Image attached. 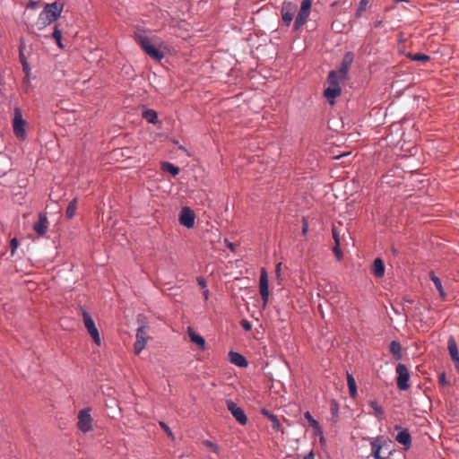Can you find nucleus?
I'll list each match as a JSON object with an SVG mask.
<instances>
[{
    "label": "nucleus",
    "instance_id": "nucleus-1",
    "mask_svg": "<svg viewBox=\"0 0 459 459\" xmlns=\"http://www.w3.org/2000/svg\"><path fill=\"white\" fill-rule=\"evenodd\" d=\"M64 6V3L59 1L47 4L43 11L39 15L37 22L38 28L43 29L56 22L61 16Z\"/></svg>",
    "mask_w": 459,
    "mask_h": 459
},
{
    "label": "nucleus",
    "instance_id": "nucleus-2",
    "mask_svg": "<svg viewBox=\"0 0 459 459\" xmlns=\"http://www.w3.org/2000/svg\"><path fill=\"white\" fill-rule=\"evenodd\" d=\"M135 41L141 46L145 53L156 61H160L164 57V54L156 48L152 44V39L144 34V32L134 33Z\"/></svg>",
    "mask_w": 459,
    "mask_h": 459
},
{
    "label": "nucleus",
    "instance_id": "nucleus-3",
    "mask_svg": "<svg viewBox=\"0 0 459 459\" xmlns=\"http://www.w3.org/2000/svg\"><path fill=\"white\" fill-rule=\"evenodd\" d=\"M81 311L85 328L87 329L89 334L92 338L94 343L100 346L101 344L100 335L98 328L96 327L94 320L92 319L91 316L88 313L86 309L81 307Z\"/></svg>",
    "mask_w": 459,
    "mask_h": 459
},
{
    "label": "nucleus",
    "instance_id": "nucleus-4",
    "mask_svg": "<svg viewBox=\"0 0 459 459\" xmlns=\"http://www.w3.org/2000/svg\"><path fill=\"white\" fill-rule=\"evenodd\" d=\"M13 128L15 136L19 139H25L26 137V130L25 125L26 122L22 117V109L18 107L13 108Z\"/></svg>",
    "mask_w": 459,
    "mask_h": 459
},
{
    "label": "nucleus",
    "instance_id": "nucleus-5",
    "mask_svg": "<svg viewBox=\"0 0 459 459\" xmlns=\"http://www.w3.org/2000/svg\"><path fill=\"white\" fill-rule=\"evenodd\" d=\"M311 6L312 0H302L300 9L294 21L293 29L295 30H299L307 22V17L310 13Z\"/></svg>",
    "mask_w": 459,
    "mask_h": 459
},
{
    "label": "nucleus",
    "instance_id": "nucleus-6",
    "mask_svg": "<svg viewBox=\"0 0 459 459\" xmlns=\"http://www.w3.org/2000/svg\"><path fill=\"white\" fill-rule=\"evenodd\" d=\"M91 408H84L78 413L77 428L83 433H87L92 429V418L91 415Z\"/></svg>",
    "mask_w": 459,
    "mask_h": 459
},
{
    "label": "nucleus",
    "instance_id": "nucleus-7",
    "mask_svg": "<svg viewBox=\"0 0 459 459\" xmlns=\"http://www.w3.org/2000/svg\"><path fill=\"white\" fill-rule=\"evenodd\" d=\"M397 378L396 384L397 387L402 390H407L409 388V381H410V372L408 368L402 363H399L395 368Z\"/></svg>",
    "mask_w": 459,
    "mask_h": 459
},
{
    "label": "nucleus",
    "instance_id": "nucleus-8",
    "mask_svg": "<svg viewBox=\"0 0 459 459\" xmlns=\"http://www.w3.org/2000/svg\"><path fill=\"white\" fill-rule=\"evenodd\" d=\"M297 4L290 2V1H284L282 3L281 8V19L283 22V24L286 27H289L293 20V17L297 12Z\"/></svg>",
    "mask_w": 459,
    "mask_h": 459
},
{
    "label": "nucleus",
    "instance_id": "nucleus-9",
    "mask_svg": "<svg viewBox=\"0 0 459 459\" xmlns=\"http://www.w3.org/2000/svg\"><path fill=\"white\" fill-rule=\"evenodd\" d=\"M226 405L228 411L231 413L234 419L242 426H245L247 423V417L244 411V410L239 407L235 402L232 400H227Z\"/></svg>",
    "mask_w": 459,
    "mask_h": 459
},
{
    "label": "nucleus",
    "instance_id": "nucleus-10",
    "mask_svg": "<svg viewBox=\"0 0 459 459\" xmlns=\"http://www.w3.org/2000/svg\"><path fill=\"white\" fill-rule=\"evenodd\" d=\"M394 429L398 431L395 436V441L401 444L405 451L409 450L411 446V436L407 429L395 425Z\"/></svg>",
    "mask_w": 459,
    "mask_h": 459
},
{
    "label": "nucleus",
    "instance_id": "nucleus-11",
    "mask_svg": "<svg viewBox=\"0 0 459 459\" xmlns=\"http://www.w3.org/2000/svg\"><path fill=\"white\" fill-rule=\"evenodd\" d=\"M178 220L182 226L186 227V229H191L195 226V214L191 208L185 206L179 212Z\"/></svg>",
    "mask_w": 459,
    "mask_h": 459
},
{
    "label": "nucleus",
    "instance_id": "nucleus-12",
    "mask_svg": "<svg viewBox=\"0 0 459 459\" xmlns=\"http://www.w3.org/2000/svg\"><path fill=\"white\" fill-rule=\"evenodd\" d=\"M259 291L260 295L265 306L269 300V283H268V274L265 268L261 269L260 279H259Z\"/></svg>",
    "mask_w": 459,
    "mask_h": 459
},
{
    "label": "nucleus",
    "instance_id": "nucleus-13",
    "mask_svg": "<svg viewBox=\"0 0 459 459\" xmlns=\"http://www.w3.org/2000/svg\"><path fill=\"white\" fill-rule=\"evenodd\" d=\"M148 340L147 329L145 325H142L137 329L136 341L134 345L135 354H140L145 348Z\"/></svg>",
    "mask_w": 459,
    "mask_h": 459
},
{
    "label": "nucleus",
    "instance_id": "nucleus-14",
    "mask_svg": "<svg viewBox=\"0 0 459 459\" xmlns=\"http://www.w3.org/2000/svg\"><path fill=\"white\" fill-rule=\"evenodd\" d=\"M353 60L354 54L351 51L346 52L340 64L339 68L337 69L341 75L347 77L349 70L353 63Z\"/></svg>",
    "mask_w": 459,
    "mask_h": 459
},
{
    "label": "nucleus",
    "instance_id": "nucleus-15",
    "mask_svg": "<svg viewBox=\"0 0 459 459\" xmlns=\"http://www.w3.org/2000/svg\"><path fill=\"white\" fill-rule=\"evenodd\" d=\"M447 349L451 357V359L455 363L456 370L459 372V351L454 337H450L447 341Z\"/></svg>",
    "mask_w": 459,
    "mask_h": 459
},
{
    "label": "nucleus",
    "instance_id": "nucleus-16",
    "mask_svg": "<svg viewBox=\"0 0 459 459\" xmlns=\"http://www.w3.org/2000/svg\"><path fill=\"white\" fill-rule=\"evenodd\" d=\"M48 217L45 213L41 212L39 214L38 221L35 222L33 225V230H35V232L38 235L44 236L48 231Z\"/></svg>",
    "mask_w": 459,
    "mask_h": 459
},
{
    "label": "nucleus",
    "instance_id": "nucleus-17",
    "mask_svg": "<svg viewBox=\"0 0 459 459\" xmlns=\"http://www.w3.org/2000/svg\"><path fill=\"white\" fill-rule=\"evenodd\" d=\"M229 359L231 364L239 368H247L248 366V361L246 357L237 351H230Z\"/></svg>",
    "mask_w": 459,
    "mask_h": 459
},
{
    "label": "nucleus",
    "instance_id": "nucleus-18",
    "mask_svg": "<svg viewBox=\"0 0 459 459\" xmlns=\"http://www.w3.org/2000/svg\"><path fill=\"white\" fill-rule=\"evenodd\" d=\"M187 333H188V336L190 338V341L192 342H195V344L198 345V347L202 350V351H205L206 349V342H205V339L201 336L200 334H197L194 329L190 326H188L187 328Z\"/></svg>",
    "mask_w": 459,
    "mask_h": 459
},
{
    "label": "nucleus",
    "instance_id": "nucleus-19",
    "mask_svg": "<svg viewBox=\"0 0 459 459\" xmlns=\"http://www.w3.org/2000/svg\"><path fill=\"white\" fill-rule=\"evenodd\" d=\"M342 93L341 87L329 86L325 90L324 95L330 104L334 103V100Z\"/></svg>",
    "mask_w": 459,
    "mask_h": 459
},
{
    "label": "nucleus",
    "instance_id": "nucleus-20",
    "mask_svg": "<svg viewBox=\"0 0 459 459\" xmlns=\"http://www.w3.org/2000/svg\"><path fill=\"white\" fill-rule=\"evenodd\" d=\"M346 76L341 75L337 70H332L329 72L327 81L330 86L340 87V82L346 80Z\"/></svg>",
    "mask_w": 459,
    "mask_h": 459
},
{
    "label": "nucleus",
    "instance_id": "nucleus-21",
    "mask_svg": "<svg viewBox=\"0 0 459 459\" xmlns=\"http://www.w3.org/2000/svg\"><path fill=\"white\" fill-rule=\"evenodd\" d=\"M261 413L264 416H266L271 420V423H272L271 426L273 430H275V431L281 430V424L276 415H274L273 413H272L270 411H268L265 408H263L261 410Z\"/></svg>",
    "mask_w": 459,
    "mask_h": 459
},
{
    "label": "nucleus",
    "instance_id": "nucleus-22",
    "mask_svg": "<svg viewBox=\"0 0 459 459\" xmlns=\"http://www.w3.org/2000/svg\"><path fill=\"white\" fill-rule=\"evenodd\" d=\"M142 117L150 124L155 125L159 122L158 113L152 108H144L143 110Z\"/></svg>",
    "mask_w": 459,
    "mask_h": 459
},
{
    "label": "nucleus",
    "instance_id": "nucleus-23",
    "mask_svg": "<svg viewBox=\"0 0 459 459\" xmlns=\"http://www.w3.org/2000/svg\"><path fill=\"white\" fill-rule=\"evenodd\" d=\"M372 273L377 278H380V277L384 276V274H385V264H384V261L381 258L377 257V258H376L374 260Z\"/></svg>",
    "mask_w": 459,
    "mask_h": 459
},
{
    "label": "nucleus",
    "instance_id": "nucleus-24",
    "mask_svg": "<svg viewBox=\"0 0 459 459\" xmlns=\"http://www.w3.org/2000/svg\"><path fill=\"white\" fill-rule=\"evenodd\" d=\"M402 346L401 343L397 341H392L389 345V351L393 354L395 359H400L402 358L401 353Z\"/></svg>",
    "mask_w": 459,
    "mask_h": 459
},
{
    "label": "nucleus",
    "instance_id": "nucleus-25",
    "mask_svg": "<svg viewBox=\"0 0 459 459\" xmlns=\"http://www.w3.org/2000/svg\"><path fill=\"white\" fill-rule=\"evenodd\" d=\"M347 385L351 397L354 398L357 395V385L355 378L351 374L347 373Z\"/></svg>",
    "mask_w": 459,
    "mask_h": 459
},
{
    "label": "nucleus",
    "instance_id": "nucleus-26",
    "mask_svg": "<svg viewBox=\"0 0 459 459\" xmlns=\"http://www.w3.org/2000/svg\"><path fill=\"white\" fill-rule=\"evenodd\" d=\"M430 280L432 281V282L434 283L436 289L439 292V295L443 299H445L446 293H445V290L443 289L441 280L437 276H436L434 273H430Z\"/></svg>",
    "mask_w": 459,
    "mask_h": 459
},
{
    "label": "nucleus",
    "instance_id": "nucleus-27",
    "mask_svg": "<svg viewBox=\"0 0 459 459\" xmlns=\"http://www.w3.org/2000/svg\"><path fill=\"white\" fill-rule=\"evenodd\" d=\"M370 446H371V451H372L373 457L375 459H379L381 457L380 452L382 449V446L379 443L378 439H373L370 442Z\"/></svg>",
    "mask_w": 459,
    "mask_h": 459
},
{
    "label": "nucleus",
    "instance_id": "nucleus-28",
    "mask_svg": "<svg viewBox=\"0 0 459 459\" xmlns=\"http://www.w3.org/2000/svg\"><path fill=\"white\" fill-rule=\"evenodd\" d=\"M369 406L373 409L374 414L377 418H382L385 411L381 405L378 404V403L376 400H371L368 403Z\"/></svg>",
    "mask_w": 459,
    "mask_h": 459
},
{
    "label": "nucleus",
    "instance_id": "nucleus-29",
    "mask_svg": "<svg viewBox=\"0 0 459 459\" xmlns=\"http://www.w3.org/2000/svg\"><path fill=\"white\" fill-rule=\"evenodd\" d=\"M52 38L56 40V45L59 48L63 49L64 45L62 43V31L59 30V26L57 24L55 25Z\"/></svg>",
    "mask_w": 459,
    "mask_h": 459
},
{
    "label": "nucleus",
    "instance_id": "nucleus-30",
    "mask_svg": "<svg viewBox=\"0 0 459 459\" xmlns=\"http://www.w3.org/2000/svg\"><path fill=\"white\" fill-rule=\"evenodd\" d=\"M76 209H77V199L74 198L69 203V204L66 208V211H65L66 218L72 219L75 214Z\"/></svg>",
    "mask_w": 459,
    "mask_h": 459
},
{
    "label": "nucleus",
    "instance_id": "nucleus-31",
    "mask_svg": "<svg viewBox=\"0 0 459 459\" xmlns=\"http://www.w3.org/2000/svg\"><path fill=\"white\" fill-rule=\"evenodd\" d=\"M161 168L163 171L169 172L174 177L179 173V168L170 162H164Z\"/></svg>",
    "mask_w": 459,
    "mask_h": 459
},
{
    "label": "nucleus",
    "instance_id": "nucleus-32",
    "mask_svg": "<svg viewBox=\"0 0 459 459\" xmlns=\"http://www.w3.org/2000/svg\"><path fill=\"white\" fill-rule=\"evenodd\" d=\"M409 56L411 60L418 62H427L430 59L429 56L422 53L410 54Z\"/></svg>",
    "mask_w": 459,
    "mask_h": 459
},
{
    "label": "nucleus",
    "instance_id": "nucleus-33",
    "mask_svg": "<svg viewBox=\"0 0 459 459\" xmlns=\"http://www.w3.org/2000/svg\"><path fill=\"white\" fill-rule=\"evenodd\" d=\"M304 416L309 421L310 425L315 429H317V430L321 429L319 422L312 417V415L310 414L309 411L305 412Z\"/></svg>",
    "mask_w": 459,
    "mask_h": 459
},
{
    "label": "nucleus",
    "instance_id": "nucleus-34",
    "mask_svg": "<svg viewBox=\"0 0 459 459\" xmlns=\"http://www.w3.org/2000/svg\"><path fill=\"white\" fill-rule=\"evenodd\" d=\"M370 0H360L359 4V7L356 11V16L360 17L363 12L366 10Z\"/></svg>",
    "mask_w": 459,
    "mask_h": 459
},
{
    "label": "nucleus",
    "instance_id": "nucleus-35",
    "mask_svg": "<svg viewBox=\"0 0 459 459\" xmlns=\"http://www.w3.org/2000/svg\"><path fill=\"white\" fill-rule=\"evenodd\" d=\"M332 235L334 240V245L341 246L340 232L335 226L332 228Z\"/></svg>",
    "mask_w": 459,
    "mask_h": 459
},
{
    "label": "nucleus",
    "instance_id": "nucleus-36",
    "mask_svg": "<svg viewBox=\"0 0 459 459\" xmlns=\"http://www.w3.org/2000/svg\"><path fill=\"white\" fill-rule=\"evenodd\" d=\"M203 444H204L206 447H208V448L212 449V452H214V453H216V454H217V453H219L220 448H219V446H218L215 443H213V442H212V441H210V440H204V441L203 442Z\"/></svg>",
    "mask_w": 459,
    "mask_h": 459
},
{
    "label": "nucleus",
    "instance_id": "nucleus-37",
    "mask_svg": "<svg viewBox=\"0 0 459 459\" xmlns=\"http://www.w3.org/2000/svg\"><path fill=\"white\" fill-rule=\"evenodd\" d=\"M17 247H18V240L16 238H13L10 241V248H11L12 255H14Z\"/></svg>",
    "mask_w": 459,
    "mask_h": 459
},
{
    "label": "nucleus",
    "instance_id": "nucleus-38",
    "mask_svg": "<svg viewBox=\"0 0 459 459\" xmlns=\"http://www.w3.org/2000/svg\"><path fill=\"white\" fill-rule=\"evenodd\" d=\"M341 246H337V245H334V247H333V252L334 254V255L336 256L337 260H341L343 256V254L341 250Z\"/></svg>",
    "mask_w": 459,
    "mask_h": 459
},
{
    "label": "nucleus",
    "instance_id": "nucleus-39",
    "mask_svg": "<svg viewBox=\"0 0 459 459\" xmlns=\"http://www.w3.org/2000/svg\"><path fill=\"white\" fill-rule=\"evenodd\" d=\"M160 426L167 433L169 437H173V433L171 429L164 421H160Z\"/></svg>",
    "mask_w": 459,
    "mask_h": 459
},
{
    "label": "nucleus",
    "instance_id": "nucleus-40",
    "mask_svg": "<svg viewBox=\"0 0 459 459\" xmlns=\"http://www.w3.org/2000/svg\"><path fill=\"white\" fill-rule=\"evenodd\" d=\"M240 325L246 331H250L252 329L251 323L247 319H242Z\"/></svg>",
    "mask_w": 459,
    "mask_h": 459
},
{
    "label": "nucleus",
    "instance_id": "nucleus-41",
    "mask_svg": "<svg viewBox=\"0 0 459 459\" xmlns=\"http://www.w3.org/2000/svg\"><path fill=\"white\" fill-rule=\"evenodd\" d=\"M438 384L443 386L448 384V382L446 381V374L444 372L439 374L438 376Z\"/></svg>",
    "mask_w": 459,
    "mask_h": 459
},
{
    "label": "nucleus",
    "instance_id": "nucleus-42",
    "mask_svg": "<svg viewBox=\"0 0 459 459\" xmlns=\"http://www.w3.org/2000/svg\"><path fill=\"white\" fill-rule=\"evenodd\" d=\"M331 412L333 416L337 417L338 416V404L335 403V402H333L331 403Z\"/></svg>",
    "mask_w": 459,
    "mask_h": 459
},
{
    "label": "nucleus",
    "instance_id": "nucleus-43",
    "mask_svg": "<svg viewBox=\"0 0 459 459\" xmlns=\"http://www.w3.org/2000/svg\"><path fill=\"white\" fill-rule=\"evenodd\" d=\"M22 70L25 72V74H27V77L30 76V65L28 62H23V64H22Z\"/></svg>",
    "mask_w": 459,
    "mask_h": 459
},
{
    "label": "nucleus",
    "instance_id": "nucleus-44",
    "mask_svg": "<svg viewBox=\"0 0 459 459\" xmlns=\"http://www.w3.org/2000/svg\"><path fill=\"white\" fill-rule=\"evenodd\" d=\"M197 283L198 285L203 289H207V284H206V281L204 280V278L203 277H198L197 278Z\"/></svg>",
    "mask_w": 459,
    "mask_h": 459
},
{
    "label": "nucleus",
    "instance_id": "nucleus-45",
    "mask_svg": "<svg viewBox=\"0 0 459 459\" xmlns=\"http://www.w3.org/2000/svg\"><path fill=\"white\" fill-rule=\"evenodd\" d=\"M38 6H39V2H36V1H30L27 4V8H30V9H36V8H38Z\"/></svg>",
    "mask_w": 459,
    "mask_h": 459
},
{
    "label": "nucleus",
    "instance_id": "nucleus-46",
    "mask_svg": "<svg viewBox=\"0 0 459 459\" xmlns=\"http://www.w3.org/2000/svg\"><path fill=\"white\" fill-rule=\"evenodd\" d=\"M308 230V223L306 219H303L302 233L305 235Z\"/></svg>",
    "mask_w": 459,
    "mask_h": 459
},
{
    "label": "nucleus",
    "instance_id": "nucleus-47",
    "mask_svg": "<svg viewBox=\"0 0 459 459\" xmlns=\"http://www.w3.org/2000/svg\"><path fill=\"white\" fill-rule=\"evenodd\" d=\"M19 58H20V62L21 64H23V62H28L27 61V58L23 53V51L22 49H20V53H19Z\"/></svg>",
    "mask_w": 459,
    "mask_h": 459
},
{
    "label": "nucleus",
    "instance_id": "nucleus-48",
    "mask_svg": "<svg viewBox=\"0 0 459 459\" xmlns=\"http://www.w3.org/2000/svg\"><path fill=\"white\" fill-rule=\"evenodd\" d=\"M281 263H278L276 264V268H275V273L278 277H281Z\"/></svg>",
    "mask_w": 459,
    "mask_h": 459
},
{
    "label": "nucleus",
    "instance_id": "nucleus-49",
    "mask_svg": "<svg viewBox=\"0 0 459 459\" xmlns=\"http://www.w3.org/2000/svg\"><path fill=\"white\" fill-rule=\"evenodd\" d=\"M203 295H204V300H208L209 295H210L209 290L208 289H204V291H203Z\"/></svg>",
    "mask_w": 459,
    "mask_h": 459
},
{
    "label": "nucleus",
    "instance_id": "nucleus-50",
    "mask_svg": "<svg viewBox=\"0 0 459 459\" xmlns=\"http://www.w3.org/2000/svg\"><path fill=\"white\" fill-rule=\"evenodd\" d=\"M304 459H315V454L311 451L304 456Z\"/></svg>",
    "mask_w": 459,
    "mask_h": 459
},
{
    "label": "nucleus",
    "instance_id": "nucleus-51",
    "mask_svg": "<svg viewBox=\"0 0 459 459\" xmlns=\"http://www.w3.org/2000/svg\"><path fill=\"white\" fill-rule=\"evenodd\" d=\"M374 26L375 28H380L382 26V21H377Z\"/></svg>",
    "mask_w": 459,
    "mask_h": 459
},
{
    "label": "nucleus",
    "instance_id": "nucleus-52",
    "mask_svg": "<svg viewBox=\"0 0 459 459\" xmlns=\"http://www.w3.org/2000/svg\"><path fill=\"white\" fill-rule=\"evenodd\" d=\"M24 82H27V83H29V82H30V76H29V77H27V74H26V75H25V77H24Z\"/></svg>",
    "mask_w": 459,
    "mask_h": 459
},
{
    "label": "nucleus",
    "instance_id": "nucleus-53",
    "mask_svg": "<svg viewBox=\"0 0 459 459\" xmlns=\"http://www.w3.org/2000/svg\"><path fill=\"white\" fill-rule=\"evenodd\" d=\"M392 251H393V254H394V255H396V254H397V250H396L394 247H392Z\"/></svg>",
    "mask_w": 459,
    "mask_h": 459
},
{
    "label": "nucleus",
    "instance_id": "nucleus-54",
    "mask_svg": "<svg viewBox=\"0 0 459 459\" xmlns=\"http://www.w3.org/2000/svg\"><path fill=\"white\" fill-rule=\"evenodd\" d=\"M228 247H229L230 249H233V245H232V243H229Z\"/></svg>",
    "mask_w": 459,
    "mask_h": 459
}]
</instances>
